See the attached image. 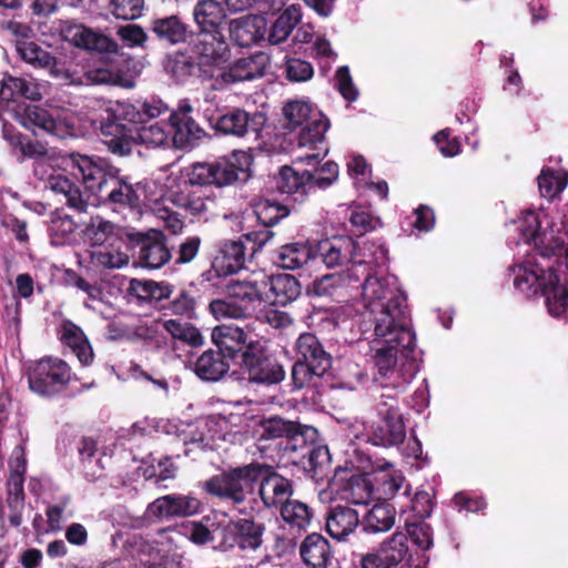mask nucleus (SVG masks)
<instances>
[{
    "mask_svg": "<svg viewBox=\"0 0 568 568\" xmlns=\"http://www.w3.org/2000/svg\"><path fill=\"white\" fill-rule=\"evenodd\" d=\"M316 254L327 267L351 263L348 277L361 281L362 297L366 311L374 324V338L371 349L374 363L381 372H387L396 363L392 354V342L402 345L404 371L412 376L416 371L412 345L415 332L405 292L398 286L394 276L378 277L375 268L387 260L384 243L365 242L362 247L351 236L326 239L315 246Z\"/></svg>",
    "mask_w": 568,
    "mask_h": 568,
    "instance_id": "f257e3e1",
    "label": "nucleus"
},
{
    "mask_svg": "<svg viewBox=\"0 0 568 568\" xmlns=\"http://www.w3.org/2000/svg\"><path fill=\"white\" fill-rule=\"evenodd\" d=\"M72 174L81 179L85 190L114 212L139 211L143 204L146 184L133 182L120 168L106 159L71 154Z\"/></svg>",
    "mask_w": 568,
    "mask_h": 568,
    "instance_id": "f03ea898",
    "label": "nucleus"
},
{
    "mask_svg": "<svg viewBox=\"0 0 568 568\" xmlns=\"http://www.w3.org/2000/svg\"><path fill=\"white\" fill-rule=\"evenodd\" d=\"M392 354L395 355L396 363L387 372H381L377 367L378 374L383 377L397 374L400 381H397L392 386L383 385L378 397L374 399V417L371 419L367 427L368 442L379 447H398L406 439V424L404 414L399 404V394L404 385L409 383L419 371L420 358L416 349V338L412 345V355L416 364V371L412 376H408L404 371V356L402 345L397 342L390 343Z\"/></svg>",
    "mask_w": 568,
    "mask_h": 568,
    "instance_id": "7ed1b4c3",
    "label": "nucleus"
},
{
    "mask_svg": "<svg viewBox=\"0 0 568 568\" xmlns=\"http://www.w3.org/2000/svg\"><path fill=\"white\" fill-rule=\"evenodd\" d=\"M169 111L161 100L109 101L100 121V132L110 153L125 156L133 150V132L138 124L154 120Z\"/></svg>",
    "mask_w": 568,
    "mask_h": 568,
    "instance_id": "20e7f679",
    "label": "nucleus"
},
{
    "mask_svg": "<svg viewBox=\"0 0 568 568\" xmlns=\"http://www.w3.org/2000/svg\"><path fill=\"white\" fill-rule=\"evenodd\" d=\"M193 21L197 28L193 51L201 63L220 65L230 57V47L223 33L227 13L217 0H197L192 10Z\"/></svg>",
    "mask_w": 568,
    "mask_h": 568,
    "instance_id": "39448f33",
    "label": "nucleus"
},
{
    "mask_svg": "<svg viewBox=\"0 0 568 568\" xmlns=\"http://www.w3.org/2000/svg\"><path fill=\"white\" fill-rule=\"evenodd\" d=\"M236 363L246 379L256 385H275L284 381L285 371L266 341L247 327L235 325Z\"/></svg>",
    "mask_w": 568,
    "mask_h": 568,
    "instance_id": "423d86ee",
    "label": "nucleus"
},
{
    "mask_svg": "<svg viewBox=\"0 0 568 568\" xmlns=\"http://www.w3.org/2000/svg\"><path fill=\"white\" fill-rule=\"evenodd\" d=\"M235 324L213 327L211 341L214 348L204 351L194 363L195 375L204 382H219L225 377L231 364L236 363Z\"/></svg>",
    "mask_w": 568,
    "mask_h": 568,
    "instance_id": "0eeeda50",
    "label": "nucleus"
},
{
    "mask_svg": "<svg viewBox=\"0 0 568 568\" xmlns=\"http://www.w3.org/2000/svg\"><path fill=\"white\" fill-rule=\"evenodd\" d=\"M556 250L554 247H536L535 253L525 262L510 268L514 273V285L527 294H547V290L560 282Z\"/></svg>",
    "mask_w": 568,
    "mask_h": 568,
    "instance_id": "6e6552de",
    "label": "nucleus"
},
{
    "mask_svg": "<svg viewBox=\"0 0 568 568\" xmlns=\"http://www.w3.org/2000/svg\"><path fill=\"white\" fill-rule=\"evenodd\" d=\"M253 478L254 462L223 469L201 481L200 487L212 498L239 506L253 495Z\"/></svg>",
    "mask_w": 568,
    "mask_h": 568,
    "instance_id": "1a4fd4ad",
    "label": "nucleus"
},
{
    "mask_svg": "<svg viewBox=\"0 0 568 568\" xmlns=\"http://www.w3.org/2000/svg\"><path fill=\"white\" fill-rule=\"evenodd\" d=\"M253 156L245 151H234L230 159L220 158L213 162H197L191 166L192 184L223 187L237 180H247Z\"/></svg>",
    "mask_w": 568,
    "mask_h": 568,
    "instance_id": "9d476101",
    "label": "nucleus"
},
{
    "mask_svg": "<svg viewBox=\"0 0 568 568\" xmlns=\"http://www.w3.org/2000/svg\"><path fill=\"white\" fill-rule=\"evenodd\" d=\"M291 210L276 201L265 200L257 203L253 211L240 223L242 237L250 244L251 255L268 243L275 235L273 227L287 217Z\"/></svg>",
    "mask_w": 568,
    "mask_h": 568,
    "instance_id": "9b49d317",
    "label": "nucleus"
},
{
    "mask_svg": "<svg viewBox=\"0 0 568 568\" xmlns=\"http://www.w3.org/2000/svg\"><path fill=\"white\" fill-rule=\"evenodd\" d=\"M125 245L130 255L144 268L158 270L172 258L168 237L160 230L150 229L143 232L131 229Z\"/></svg>",
    "mask_w": 568,
    "mask_h": 568,
    "instance_id": "f8f14e48",
    "label": "nucleus"
},
{
    "mask_svg": "<svg viewBox=\"0 0 568 568\" xmlns=\"http://www.w3.org/2000/svg\"><path fill=\"white\" fill-rule=\"evenodd\" d=\"M71 381V368L61 358L47 356L36 362L28 372V383L32 392L41 396H54Z\"/></svg>",
    "mask_w": 568,
    "mask_h": 568,
    "instance_id": "ddd939ff",
    "label": "nucleus"
},
{
    "mask_svg": "<svg viewBox=\"0 0 568 568\" xmlns=\"http://www.w3.org/2000/svg\"><path fill=\"white\" fill-rule=\"evenodd\" d=\"M256 489L268 508L281 507L294 493L292 480L280 475L272 465L254 460L253 495Z\"/></svg>",
    "mask_w": 568,
    "mask_h": 568,
    "instance_id": "4468645a",
    "label": "nucleus"
},
{
    "mask_svg": "<svg viewBox=\"0 0 568 568\" xmlns=\"http://www.w3.org/2000/svg\"><path fill=\"white\" fill-rule=\"evenodd\" d=\"M265 525L253 518H240L223 526L220 531V548L226 551L232 548L256 550L263 544Z\"/></svg>",
    "mask_w": 568,
    "mask_h": 568,
    "instance_id": "2eb2a0df",
    "label": "nucleus"
},
{
    "mask_svg": "<svg viewBox=\"0 0 568 568\" xmlns=\"http://www.w3.org/2000/svg\"><path fill=\"white\" fill-rule=\"evenodd\" d=\"M192 111L193 108L187 101H181L169 116L171 141L176 149L191 150L205 135L204 130L192 118Z\"/></svg>",
    "mask_w": 568,
    "mask_h": 568,
    "instance_id": "dca6fc26",
    "label": "nucleus"
},
{
    "mask_svg": "<svg viewBox=\"0 0 568 568\" xmlns=\"http://www.w3.org/2000/svg\"><path fill=\"white\" fill-rule=\"evenodd\" d=\"M16 120L36 136L49 134L62 139L72 129L64 120L40 105L30 104L17 111Z\"/></svg>",
    "mask_w": 568,
    "mask_h": 568,
    "instance_id": "f3484780",
    "label": "nucleus"
},
{
    "mask_svg": "<svg viewBox=\"0 0 568 568\" xmlns=\"http://www.w3.org/2000/svg\"><path fill=\"white\" fill-rule=\"evenodd\" d=\"M274 181L277 191L295 203H304L310 193L315 191L311 170H300L293 165L281 166Z\"/></svg>",
    "mask_w": 568,
    "mask_h": 568,
    "instance_id": "a211bd4d",
    "label": "nucleus"
},
{
    "mask_svg": "<svg viewBox=\"0 0 568 568\" xmlns=\"http://www.w3.org/2000/svg\"><path fill=\"white\" fill-rule=\"evenodd\" d=\"M202 503L190 495L171 494L156 498L146 509L148 515L155 519L189 517L200 513Z\"/></svg>",
    "mask_w": 568,
    "mask_h": 568,
    "instance_id": "6ab92c4d",
    "label": "nucleus"
},
{
    "mask_svg": "<svg viewBox=\"0 0 568 568\" xmlns=\"http://www.w3.org/2000/svg\"><path fill=\"white\" fill-rule=\"evenodd\" d=\"M270 63V55L263 51L240 58L221 72V82L233 84L261 78L266 73Z\"/></svg>",
    "mask_w": 568,
    "mask_h": 568,
    "instance_id": "aec40b11",
    "label": "nucleus"
},
{
    "mask_svg": "<svg viewBox=\"0 0 568 568\" xmlns=\"http://www.w3.org/2000/svg\"><path fill=\"white\" fill-rule=\"evenodd\" d=\"M265 115L255 112L250 114L243 109L233 108L224 111L215 132L223 135L244 138L247 133L257 134L265 123Z\"/></svg>",
    "mask_w": 568,
    "mask_h": 568,
    "instance_id": "412c9836",
    "label": "nucleus"
},
{
    "mask_svg": "<svg viewBox=\"0 0 568 568\" xmlns=\"http://www.w3.org/2000/svg\"><path fill=\"white\" fill-rule=\"evenodd\" d=\"M266 19L260 14H246L229 21V36L237 47H251L264 39Z\"/></svg>",
    "mask_w": 568,
    "mask_h": 568,
    "instance_id": "4be33fe9",
    "label": "nucleus"
},
{
    "mask_svg": "<svg viewBox=\"0 0 568 568\" xmlns=\"http://www.w3.org/2000/svg\"><path fill=\"white\" fill-rule=\"evenodd\" d=\"M250 244L242 235L239 240H229L220 243L212 258L214 267L226 275H233L244 267Z\"/></svg>",
    "mask_w": 568,
    "mask_h": 568,
    "instance_id": "5701e85b",
    "label": "nucleus"
},
{
    "mask_svg": "<svg viewBox=\"0 0 568 568\" xmlns=\"http://www.w3.org/2000/svg\"><path fill=\"white\" fill-rule=\"evenodd\" d=\"M149 30L156 40L169 45L185 43L193 31L179 14L158 17L150 21Z\"/></svg>",
    "mask_w": 568,
    "mask_h": 568,
    "instance_id": "b1692460",
    "label": "nucleus"
},
{
    "mask_svg": "<svg viewBox=\"0 0 568 568\" xmlns=\"http://www.w3.org/2000/svg\"><path fill=\"white\" fill-rule=\"evenodd\" d=\"M298 551L303 564L308 568H329L335 559L331 542L318 532L307 535Z\"/></svg>",
    "mask_w": 568,
    "mask_h": 568,
    "instance_id": "393cba45",
    "label": "nucleus"
},
{
    "mask_svg": "<svg viewBox=\"0 0 568 568\" xmlns=\"http://www.w3.org/2000/svg\"><path fill=\"white\" fill-rule=\"evenodd\" d=\"M325 519L327 534L338 541H345L359 525L357 510L347 505H335L329 507Z\"/></svg>",
    "mask_w": 568,
    "mask_h": 568,
    "instance_id": "a878e982",
    "label": "nucleus"
},
{
    "mask_svg": "<svg viewBox=\"0 0 568 568\" xmlns=\"http://www.w3.org/2000/svg\"><path fill=\"white\" fill-rule=\"evenodd\" d=\"M297 358L326 373L332 366V356L324 349L318 337L313 333H303L295 343Z\"/></svg>",
    "mask_w": 568,
    "mask_h": 568,
    "instance_id": "bb28decb",
    "label": "nucleus"
},
{
    "mask_svg": "<svg viewBox=\"0 0 568 568\" xmlns=\"http://www.w3.org/2000/svg\"><path fill=\"white\" fill-rule=\"evenodd\" d=\"M316 257L315 246L308 241L282 245L276 254V263L284 270H298Z\"/></svg>",
    "mask_w": 568,
    "mask_h": 568,
    "instance_id": "cd10ccee",
    "label": "nucleus"
},
{
    "mask_svg": "<svg viewBox=\"0 0 568 568\" xmlns=\"http://www.w3.org/2000/svg\"><path fill=\"white\" fill-rule=\"evenodd\" d=\"M263 287L270 288L272 293V304L277 306H286L294 302L302 292V287L297 278L291 274H275L262 282Z\"/></svg>",
    "mask_w": 568,
    "mask_h": 568,
    "instance_id": "c85d7f7f",
    "label": "nucleus"
},
{
    "mask_svg": "<svg viewBox=\"0 0 568 568\" xmlns=\"http://www.w3.org/2000/svg\"><path fill=\"white\" fill-rule=\"evenodd\" d=\"M263 288L262 282L231 281L226 285V296L244 307L245 313L250 316L264 301Z\"/></svg>",
    "mask_w": 568,
    "mask_h": 568,
    "instance_id": "c756f323",
    "label": "nucleus"
},
{
    "mask_svg": "<svg viewBox=\"0 0 568 568\" xmlns=\"http://www.w3.org/2000/svg\"><path fill=\"white\" fill-rule=\"evenodd\" d=\"M17 52L21 60L34 68L48 70L53 77L62 73L61 63L57 58L33 41H18Z\"/></svg>",
    "mask_w": 568,
    "mask_h": 568,
    "instance_id": "7c9ffc66",
    "label": "nucleus"
},
{
    "mask_svg": "<svg viewBox=\"0 0 568 568\" xmlns=\"http://www.w3.org/2000/svg\"><path fill=\"white\" fill-rule=\"evenodd\" d=\"M146 120L138 124L135 132H133V145L142 144L146 148H163L169 146L171 141V130H169V122H152Z\"/></svg>",
    "mask_w": 568,
    "mask_h": 568,
    "instance_id": "2f4dec72",
    "label": "nucleus"
},
{
    "mask_svg": "<svg viewBox=\"0 0 568 568\" xmlns=\"http://www.w3.org/2000/svg\"><path fill=\"white\" fill-rule=\"evenodd\" d=\"M45 186L55 194L63 195L67 205L73 211L78 213L87 212L89 206L88 200L84 199L80 186L68 176L52 174L48 178Z\"/></svg>",
    "mask_w": 568,
    "mask_h": 568,
    "instance_id": "473e14b6",
    "label": "nucleus"
},
{
    "mask_svg": "<svg viewBox=\"0 0 568 568\" xmlns=\"http://www.w3.org/2000/svg\"><path fill=\"white\" fill-rule=\"evenodd\" d=\"M60 339L72 349L82 365L87 366L92 363L93 351L80 326L70 320L63 321Z\"/></svg>",
    "mask_w": 568,
    "mask_h": 568,
    "instance_id": "72a5a7b5",
    "label": "nucleus"
},
{
    "mask_svg": "<svg viewBox=\"0 0 568 568\" xmlns=\"http://www.w3.org/2000/svg\"><path fill=\"white\" fill-rule=\"evenodd\" d=\"M88 253L94 267L120 268L130 260L129 247L124 243L92 246Z\"/></svg>",
    "mask_w": 568,
    "mask_h": 568,
    "instance_id": "f704fd0d",
    "label": "nucleus"
},
{
    "mask_svg": "<svg viewBox=\"0 0 568 568\" xmlns=\"http://www.w3.org/2000/svg\"><path fill=\"white\" fill-rule=\"evenodd\" d=\"M280 515L291 531H306L314 518V509L306 503L290 499L280 507Z\"/></svg>",
    "mask_w": 568,
    "mask_h": 568,
    "instance_id": "c9c22d12",
    "label": "nucleus"
},
{
    "mask_svg": "<svg viewBox=\"0 0 568 568\" xmlns=\"http://www.w3.org/2000/svg\"><path fill=\"white\" fill-rule=\"evenodd\" d=\"M2 136L12 148L18 149L23 158L38 160L48 156L45 143L31 140L9 122L2 124Z\"/></svg>",
    "mask_w": 568,
    "mask_h": 568,
    "instance_id": "e433bc0d",
    "label": "nucleus"
},
{
    "mask_svg": "<svg viewBox=\"0 0 568 568\" xmlns=\"http://www.w3.org/2000/svg\"><path fill=\"white\" fill-rule=\"evenodd\" d=\"M345 475L341 478L343 498L356 505L368 504L374 496V484L368 475L348 471H345Z\"/></svg>",
    "mask_w": 568,
    "mask_h": 568,
    "instance_id": "4c0bfd02",
    "label": "nucleus"
},
{
    "mask_svg": "<svg viewBox=\"0 0 568 568\" xmlns=\"http://www.w3.org/2000/svg\"><path fill=\"white\" fill-rule=\"evenodd\" d=\"M396 510L394 505L381 500L373 505L363 519V529L368 534H379L390 530L395 525Z\"/></svg>",
    "mask_w": 568,
    "mask_h": 568,
    "instance_id": "58836bf2",
    "label": "nucleus"
},
{
    "mask_svg": "<svg viewBox=\"0 0 568 568\" xmlns=\"http://www.w3.org/2000/svg\"><path fill=\"white\" fill-rule=\"evenodd\" d=\"M72 40L78 48L100 53H116L119 49L118 43L113 39L84 26L77 28Z\"/></svg>",
    "mask_w": 568,
    "mask_h": 568,
    "instance_id": "ea45409f",
    "label": "nucleus"
},
{
    "mask_svg": "<svg viewBox=\"0 0 568 568\" xmlns=\"http://www.w3.org/2000/svg\"><path fill=\"white\" fill-rule=\"evenodd\" d=\"M294 420L285 419L278 415L261 416L253 427V437L257 442H268L286 438Z\"/></svg>",
    "mask_w": 568,
    "mask_h": 568,
    "instance_id": "a19ab883",
    "label": "nucleus"
},
{
    "mask_svg": "<svg viewBox=\"0 0 568 568\" xmlns=\"http://www.w3.org/2000/svg\"><path fill=\"white\" fill-rule=\"evenodd\" d=\"M196 184H192L190 179L179 186L178 191L170 194L171 202L178 207L183 209L190 215L200 217L207 212L206 197L193 190Z\"/></svg>",
    "mask_w": 568,
    "mask_h": 568,
    "instance_id": "79ce46f5",
    "label": "nucleus"
},
{
    "mask_svg": "<svg viewBox=\"0 0 568 568\" xmlns=\"http://www.w3.org/2000/svg\"><path fill=\"white\" fill-rule=\"evenodd\" d=\"M130 231L129 229L119 227L109 221L99 220L87 227V235L91 241V247L120 243L125 245L126 235L130 234Z\"/></svg>",
    "mask_w": 568,
    "mask_h": 568,
    "instance_id": "37998d69",
    "label": "nucleus"
},
{
    "mask_svg": "<svg viewBox=\"0 0 568 568\" xmlns=\"http://www.w3.org/2000/svg\"><path fill=\"white\" fill-rule=\"evenodd\" d=\"M405 497L410 496V485L406 483L400 471H384L375 477L374 494H378V499L387 501L400 493Z\"/></svg>",
    "mask_w": 568,
    "mask_h": 568,
    "instance_id": "c03bdc74",
    "label": "nucleus"
},
{
    "mask_svg": "<svg viewBox=\"0 0 568 568\" xmlns=\"http://www.w3.org/2000/svg\"><path fill=\"white\" fill-rule=\"evenodd\" d=\"M392 568H400V564L409 554L408 537L403 532H394L375 549Z\"/></svg>",
    "mask_w": 568,
    "mask_h": 568,
    "instance_id": "a18cd8bd",
    "label": "nucleus"
},
{
    "mask_svg": "<svg viewBox=\"0 0 568 568\" xmlns=\"http://www.w3.org/2000/svg\"><path fill=\"white\" fill-rule=\"evenodd\" d=\"M300 464L312 479H323L331 465V455L326 446L313 445L303 454Z\"/></svg>",
    "mask_w": 568,
    "mask_h": 568,
    "instance_id": "49530a36",
    "label": "nucleus"
},
{
    "mask_svg": "<svg viewBox=\"0 0 568 568\" xmlns=\"http://www.w3.org/2000/svg\"><path fill=\"white\" fill-rule=\"evenodd\" d=\"M316 439L317 429L315 427L302 425L294 420L285 438L284 452L301 453V456H303L307 449L315 445Z\"/></svg>",
    "mask_w": 568,
    "mask_h": 568,
    "instance_id": "de8ad7c7",
    "label": "nucleus"
},
{
    "mask_svg": "<svg viewBox=\"0 0 568 568\" xmlns=\"http://www.w3.org/2000/svg\"><path fill=\"white\" fill-rule=\"evenodd\" d=\"M328 128V119L320 113L312 121L298 128L300 131L296 135L297 145L300 148L317 149L318 144H323Z\"/></svg>",
    "mask_w": 568,
    "mask_h": 568,
    "instance_id": "09e8293b",
    "label": "nucleus"
},
{
    "mask_svg": "<svg viewBox=\"0 0 568 568\" xmlns=\"http://www.w3.org/2000/svg\"><path fill=\"white\" fill-rule=\"evenodd\" d=\"M301 9L295 6H290L278 16L272 24L268 33V42L272 44H280L285 41L296 24L301 21Z\"/></svg>",
    "mask_w": 568,
    "mask_h": 568,
    "instance_id": "8fccbe9b",
    "label": "nucleus"
},
{
    "mask_svg": "<svg viewBox=\"0 0 568 568\" xmlns=\"http://www.w3.org/2000/svg\"><path fill=\"white\" fill-rule=\"evenodd\" d=\"M36 89L23 78L8 75L0 82V100L12 102L19 98L34 100Z\"/></svg>",
    "mask_w": 568,
    "mask_h": 568,
    "instance_id": "3c124183",
    "label": "nucleus"
},
{
    "mask_svg": "<svg viewBox=\"0 0 568 568\" xmlns=\"http://www.w3.org/2000/svg\"><path fill=\"white\" fill-rule=\"evenodd\" d=\"M195 69L196 64L193 58L184 52H175L169 55L164 63V70L176 83L186 82Z\"/></svg>",
    "mask_w": 568,
    "mask_h": 568,
    "instance_id": "603ef678",
    "label": "nucleus"
},
{
    "mask_svg": "<svg viewBox=\"0 0 568 568\" xmlns=\"http://www.w3.org/2000/svg\"><path fill=\"white\" fill-rule=\"evenodd\" d=\"M566 173L551 169H544L538 176L540 195L548 200L557 197L567 186Z\"/></svg>",
    "mask_w": 568,
    "mask_h": 568,
    "instance_id": "864d4df0",
    "label": "nucleus"
},
{
    "mask_svg": "<svg viewBox=\"0 0 568 568\" xmlns=\"http://www.w3.org/2000/svg\"><path fill=\"white\" fill-rule=\"evenodd\" d=\"M163 327L174 339L192 347H199L204 343L201 332L190 323L183 324L176 320H168L163 323Z\"/></svg>",
    "mask_w": 568,
    "mask_h": 568,
    "instance_id": "5fc2aeb1",
    "label": "nucleus"
},
{
    "mask_svg": "<svg viewBox=\"0 0 568 568\" xmlns=\"http://www.w3.org/2000/svg\"><path fill=\"white\" fill-rule=\"evenodd\" d=\"M77 230L71 216L57 209L51 217L49 234L52 243L63 244Z\"/></svg>",
    "mask_w": 568,
    "mask_h": 568,
    "instance_id": "6e6d98bb",
    "label": "nucleus"
},
{
    "mask_svg": "<svg viewBox=\"0 0 568 568\" xmlns=\"http://www.w3.org/2000/svg\"><path fill=\"white\" fill-rule=\"evenodd\" d=\"M283 114L286 120V128L295 131L307 122L312 121V106L304 101H290L283 108Z\"/></svg>",
    "mask_w": 568,
    "mask_h": 568,
    "instance_id": "4d7b16f0",
    "label": "nucleus"
},
{
    "mask_svg": "<svg viewBox=\"0 0 568 568\" xmlns=\"http://www.w3.org/2000/svg\"><path fill=\"white\" fill-rule=\"evenodd\" d=\"M26 469V458L23 456L17 457L14 460V466L11 468L10 476L7 481L6 500H26L23 488Z\"/></svg>",
    "mask_w": 568,
    "mask_h": 568,
    "instance_id": "13d9d810",
    "label": "nucleus"
},
{
    "mask_svg": "<svg viewBox=\"0 0 568 568\" xmlns=\"http://www.w3.org/2000/svg\"><path fill=\"white\" fill-rule=\"evenodd\" d=\"M542 295L546 296L548 312L555 317H564L568 321V286H560L558 283Z\"/></svg>",
    "mask_w": 568,
    "mask_h": 568,
    "instance_id": "bf43d9fd",
    "label": "nucleus"
},
{
    "mask_svg": "<svg viewBox=\"0 0 568 568\" xmlns=\"http://www.w3.org/2000/svg\"><path fill=\"white\" fill-rule=\"evenodd\" d=\"M406 531L414 545L420 550H428L434 545L433 528L424 520L406 523Z\"/></svg>",
    "mask_w": 568,
    "mask_h": 568,
    "instance_id": "052dcab7",
    "label": "nucleus"
},
{
    "mask_svg": "<svg viewBox=\"0 0 568 568\" xmlns=\"http://www.w3.org/2000/svg\"><path fill=\"white\" fill-rule=\"evenodd\" d=\"M211 314L216 318H246L248 315L245 308L240 306L233 298H216L209 304Z\"/></svg>",
    "mask_w": 568,
    "mask_h": 568,
    "instance_id": "680f3d73",
    "label": "nucleus"
},
{
    "mask_svg": "<svg viewBox=\"0 0 568 568\" xmlns=\"http://www.w3.org/2000/svg\"><path fill=\"white\" fill-rule=\"evenodd\" d=\"M349 223L352 225V232L356 236H363L382 225L379 217L373 216L369 211L362 207H356L352 211Z\"/></svg>",
    "mask_w": 568,
    "mask_h": 568,
    "instance_id": "e2e57ef3",
    "label": "nucleus"
},
{
    "mask_svg": "<svg viewBox=\"0 0 568 568\" xmlns=\"http://www.w3.org/2000/svg\"><path fill=\"white\" fill-rule=\"evenodd\" d=\"M144 0H110L109 9L116 19L135 20L142 16Z\"/></svg>",
    "mask_w": 568,
    "mask_h": 568,
    "instance_id": "0e129e2a",
    "label": "nucleus"
},
{
    "mask_svg": "<svg viewBox=\"0 0 568 568\" xmlns=\"http://www.w3.org/2000/svg\"><path fill=\"white\" fill-rule=\"evenodd\" d=\"M202 239L199 235L185 237L175 251L174 264L184 265L194 261L197 256Z\"/></svg>",
    "mask_w": 568,
    "mask_h": 568,
    "instance_id": "69168bd1",
    "label": "nucleus"
},
{
    "mask_svg": "<svg viewBox=\"0 0 568 568\" xmlns=\"http://www.w3.org/2000/svg\"><path fill=\"white\" fill-rule=\"evenodd\" d=\"M286 79L291 82H305L314 74L313 65L302 59L291 58L285 61Z\"/></svg>",
    "mask_w": 568,
    "mask_h": 568,
    "instance_id": "338daca9",
    "label": "nucleus"
},
{
    "mask_svg": "<svg viewBox=\"0 0 568 568\" xmlns=\"http://www.w3.org/2000/svg\"><path fill=\"white\" fill-rule=\"evenodd\" d=\"M311 174L315 190H325L337 180L338 165L333 161H327L322 166L311 170Z\"/></svg>",
    "mask_w": 568,
    "mask_h": 568,
    "instance_id": "774afa93",
    "label": "nucleus"
}]
</instances>
